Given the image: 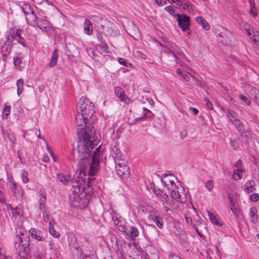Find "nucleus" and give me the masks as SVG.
<instances>
[{
  "label": "nucleus",
  "instance_id": "1",
  "mask_svg": "<svg viewBox=\"0 0 259 259\" xmlns=\"http://www.w3.org/2000/svg\"><path fill=\"white\" fill-rule=\"evenodd\" d=\"M75 122L79 127L77 129V146L72 151V158L73 161H79L78 167L81 172H85L88 168V175L94 177L99 169V163L102 154L101 146L97 148L91 156V152L97 145L96 141H92L95 133L94 126L92 124L86 125V120L83 113L78 112L75 115Z\"/></svg>",
  "mask_w": 259,
  "mask_h": 259
},
{
  "label": "nucleus",
  "instance_id": "2",
  "mask_svg": "<svg viewBox=\"0 0 259 259\" xmlns=\"http://www.w3.org/2000/svg\"><path fill=\"white\" fill-rule=\"evenodd\" d=\"M16 236L14 247L17 253L21 257H25L30 250V238L22 223L18 224L15 228Z\"/></svg>",
  "mask_w": 259,
  "mask_h": 259
},
{
  "label": "nucleus",
  "instance_id": "3",
  "mask_svg": "<svg viewBox=\"0 0 259 259\" xmlns=\"http://www.w3.org/2000/svg\"><path fill=\"white\" fill-rule=\"evenodd\" d=\"M68 185L71 187L70 190L72 193L70 197V200L72 205L76 206L80 202L78 193L84 192L85 190L84 183L81 180L71 178Z\"/></svg>",
  "mask_w": 259,
  "mask_h": 259
},
{
  "label": "nucleus",
  "instance_id": "4",
  "mask_svg": "<svg viewBox=\"0 0 259 259\" xmlns=\"http://www.w3.org/2000/svg\"><path fill=\"white\" fill-rule=\"evenodd\" d=\"M79 103L81 113L85 115V117L91 118L95 112L93 103L85 97H81Z\"/></svg>",
  "mask_w": 259,
  "mask_h": 259
},
{
  "label": "nucleus",
  "instance_id": "5",
  "mask_svg": "<svg viewBox=\"0 0 259 259\" xmlns=\"http://www.w3.org/2000/svg\"><path fill=\"white\" fill-rule=\"evenodd\" d=\"M38 27L42 31L50 34L54 31L52 24L47 19L41 17H38L34 27Z\"/></svg>",
  "mask_w": 259,
  "mask_h": 259
},
{
  "label": "nucleus",
  "instance_id": "6",
  "mask_svg": "<svg viewBox=\"0 0 259 259\" xmlns=\"http://www.w3.org/2000/svg\"><path fill=\"white\" fill-rule=\"evenodd\" d=\"M115 163L116 173L119 177H126L129 175L130 168L126 165L127 162L125 159H120Z\"/></svg>",
  "mask_w": 259,
  "mask_h": 259
},
{
  "label": "nucleus",
  "instance_id": "7",
  "mask_svg": "<svg viewBox=\"0 0 259 259\" xmlns=\"http://www.w3.org/2000/svg\"><path fill=\"white\" fill-rule=\"evenodd\" d=\"M176 178L174 175H167L164 174L162 176L161 182L168 190L177 187L175 180Z\"/></svg>",
  "mask_w": 259,
  "mask_h": 259
},
{
  "label": "nucleus",
  "instance_id": "8",
  "mask_svg": "<svg viewBox=\"0 0 259 259\" xmlns=\"http://www.w3.org/2000/svg\"><path fill=\"white\" fill-rule=\"evenodd\" d=\"M169 190H171L170 197L178 199V201H180L181 203H184L186 201V197L183 192V188L182 187L179 188L177 186Z\"/></svg>",
  "mask_w": 259,
  "mask_h": 259
},
{
  "label": "nucleus",
  "instance_id": "9",
  "mask_svg": "<svg viewBox=\"0 0 259 259\" xmlns=\"http://www.w3.org/2000/svg\"><path fill=\"white\" fill-rule=\"evenodd\" d=\"M177 22L180 27L181 28L183 31H185L189 30V26L190 25V17L186 16L185 14L182 15L178 14Z\"/></svg>",
  "mask_w": 259,
  "mask_h": 259
},
{
  "label": "nucleus",
  "instance_id": "10",
  "mask_svg": "<svg viewBox=\"0 0 259 259\" xmlns=\"http://www.w3.org/2000/svg\"><path fill=\"white\" fill-rule=\"evenodd\" d=\"M114 93L116 96L121 101H123L126 104H128L130 102V99L125 95L123 89L121 87H115L114 89Z\"/></svg>",
  "mask_w": 259,
  "mask_h": 259
},
{
  "label": "nucleus",
  "instance_id": "11",
  "mask_svg": "<svg viewBox=\"0 0 259 259\" xmlns=\"http://www.w3.org/2000/svg\"><path fill=\"white\" fill-rule=\"evenodd\" d=\"M39 209L45 210V206H47L46 202V191L44 188L40 189L39 192Z\"/></svg>",
  "mask_w": 259,
  "mask_h": 259
},
{
  "label": "nucleus",
  "instance_id": "12",
  "mask_svg": "<svg viewBox=\"0 0 259 259\" xmlns=\"http://www.w3.org/2000/svg\"><path fill=\"white\" fill-rule=\"evenodd\" d=\"M9 186L11 192L15 196L22 195L21 187L18 185L16 182L12 181V183L9 184Z\"/></svg>",
  "mask_w": 259,
  "mask_h": 259
},
{
  "label": "nucleus",
  "instance_id": "13",
  "mask_svg": "<svg viewBox=\"0 0 259 259\" xmlns=\"http://www.w3.org/2000/svg\"><path fill=\"white\" fill-rule=\"evenodd\" d=\"M170 49L166 48V50L170 53L176 59V61L178 63V61L179 60L178 57L177 56V54L180 52V48L175 43L171 42L170 45Z\"/></svg>",
  "mask_w": 259,
  "mask_h": 259
},
{
  "label": "nucleus",
  "instance_id": "14",
  "mask_svg": "<svg viewBox=\"0 0 259 259\" xmlns=\"http://www.w3.org/2000/svg\"><path fill=\"white\" fill-rule=\"evenodd\" d=\"M25 17L27 23L32 27H34V25L36 24L39 17L36 16L34 12L26 15Z\"/></svg>",
  "mask_w": 259,
  "mask_h": 259
},
{
  "label": "nucleus",
  "instance_id": "15",
  "mask_svg": "<svg viewBox=\"0 0 259 259\" xmlns=\"http://www.w3.org/2000/svg\"><path fill=\"white\" fill-rule=\"evenodd\" d=\"M143 116L142 117L135 118L131 123V124H135L137 121L139 120L151 118L154 115V114L152 113V112L150 110H148L146 108H143Z\"/></svg>",
  "mask_w": 259,
  "mask_h": 259
},
{
  "label": "nucleus",
  "instance_id": "16",
  "mask_svg": "<svg viewBox=\"0 0 259 259\" xmlns=\"http://www.w3.org/2000/svg\"><path fill=\"white\" fill-rule=\"evenodd\" d=\"M236 127L237 130L240 134V136L243 138H247V136L245 134L244 128L243 124L239 119L238 118L232 123Z\"/></svg>",
  "mask_w": 259,
  "mask_h": 259
},
{
  "label": "nucleus",
  "instance_id": "17",
  "mask_svg": "<svg viewBox=\"0 0 259 259\" xmlns=\"http://www.w3.org/2000/svg\"><path fill=\"white\" fill-rule=\"evenodd\" d=\"M11 37V40L15 39L18 42L21 44L22 46L25 45V40L23 37L21 36V35L19 33V30L18 29L16 32H13L10 33L9 38Z\"/></svg>",
  "mask_w": 259,
  "mask_h": 259
},
{
  "label": "nucleus",
  "instance_id": "18",
  "mask_svg": "<svg viewBox=\"0 0 259 259\" xmlns=\"http://www.w3.org/2000/svg\"><path fill=\"white\" fill-rule=\"evenodd\" d=\"M84 32L87 35H90L93 33V29L91 21L86 19L83 24Z\"/></svg>",
  "mask_w": 259,
  "mask_h": 259
},
{
  "label": "nucleus",
  "instance_id": "19",
  "mask_svg": "<svg viewBox=\"0 0 259 259\" xmlns=\"http://www.w3.org/2000/svg\"><path fill=\"white\" fill-rule=\"evenodd\" d=\"M149 219L151 221L155 223L159 228H162L163 222L160 217L154 214H150L149 215Z\"/></svg>",
  "mask_w": 259,
  "mask_h": 259
},
{
  "label": "nucleus",
  "instance_id": "20",
  "mask_svg": "<svg viewBox=\"0 0 259 259\" xmlns=\"http://www.w3.org/2000/svg\"><path fill=\"white\" fill-rule=\"evenodd\" d=\"M112 152L114 155V157L115 162H117L120 159H124V157L121 154L120 150L116 145H115L112 147Z\"/></svg>",
  "mask_w": 259,
  "mask_h": 259
},
{
  "label": "nucleus",
  "instance_id": "21",
  "mask_svg": "<svg viewBox=\"0 0 259 259\" xmlns=\"http://www.w3.org/2000/svg\"><path fill=\"white\" fill-rule=\"evenodd\" d=\"M29 233L31 234L32 238L35 239L38 241H42L43 236L40 231L35 229H31L29 230Z\"/></svg>",
  "mask_w": 259,
  "mask_h": 259
},
{
  "label": "nucleus",
  "instance_id": "22",
  "mask_svg": "<svg viewBox=\"0 0 259 259\" xmlns=\"http://www.w3.org/2000/svg\"><path fill=\"white\" fill-rule=\"evenodd\" d=\"M220 36L223 38L222 41L227 44L230 41V39L232 36V34L229 30L225 29L224 32L221 33Z\"/></svg>",
  "mask_w": 259,
  "mask_h": 259
},
{
  "label": "nucleus",
  "instance_id": "23",
  "mask_svg": "<svg viewBox=\"0 0 259 259\" xmlns=\"http://www.w3.org/2000/svg\"><path fill=\"white\" fill-rule=\"evenodd\" d=\"M58 56V50L55 49L52 53L51 61L49 64L50 67H53L56 65Z\"/></svg>",
  "mask_w": 259,
  "mask_h": 259
},
{
  "label": "nucleus",
  "instance_id": "24",
  "mask_svg": "<svg viewBox=\"0 0 259 259\" xmlns=\"http://www.w3.org/2000/svg\"><path fill=\"white\" fill-rule=\"evenodd\" d=\"M196 20L204 30H208L209 29L210 27L209 24L202 17H197L196 18Z\"/></svg>",
  "mask_w": 259,
  "mask_h": 259
},
{
  "label": "nucleus",
  "instance_id": "25",
  "mask_svg": "<svg viewBox=\"0 0 259 259\" xmlns=\"http://www.w3.org/2000/svg\"><path fill=\"white\" fill-rule=\"evenodd\" d=\"M57 178L61 182L65 185H68L69 182L72 178L69 175L65 176L62 174H59L57 175Z\"/></svg>",
  "mask_w": 259,
  "mask_h": 259
},
{
  "label": "nucleus",
  "instance_id": "26",
  "mask_svg": "<svg viewBox=\"0 0 259 259\" xmlns=\"http://www.w3.org/2000/svg\"><path fill=\"white\" fill-rule=\"evenodd\" d=\"M21 210L20 208L16 207V208L11 207V218L13 220H16L18 217L21 215Z\"/></svg>",
  "mask_w": 259,
  "mask_h": 259
},
{
  "label": "nucleus",
  "instance_id": "27",
  "mask_svg": "<svg viewBox=\"0 0 259 259\" xmlns=\"http://www.w3.org/2000/svg\"><path fill=\"white\" fill-rule=\"evenodd\" d=\"M228 199L229 200V203L231 205L230 209L232 210L233 214L237 218L238 216V211L237 208L235 206V201L233 200V198L231 197V195L229 194L228 195Z\"/></svg>",
  "mask_w": 259,
  "mask_h": 259
},
{
  "label": "nucleus",
  "instance_id": "28",
  "mask_svg": "<svg viewBox=\"0 0 259 259\" xmlns=\"http://www.w3.org/2000/svg\"><path fill=\"white\" fill-rule=\"evenodd\" d=\"M21 7L25 15L34 12L33 8L29 4L23 3Z\"/></svg>",
  "mask_w": 259,
  "mask_h": 259
},
{
  "label": "nucleus",
  "instance_id": "29",
  "mask_svg": "<svg viewBox=\"0 0 259 259\" xmlns=\"http://www.w3.org/2000/svg\"><path fill=\"white\" fill-rule=\"evenodd\" d=\"M249 216L252 223L254 224L257 222V209L255 207H252L250 208L249 210Z\"/></svg>",
  "mask_w": 259,
  "mask_h": 259
},
{
  "label": "nucleus",
  "instance_id": "30",
  "mask_svg": "<svg viewBox=\"0 0 259 259\" xmlns=\"http://www.w3.org/2000/svg\"><path fill=\"white\" fill-rule=\"evenodd\" d=\"M250 4L249 14L253 17H256L257 15V11L255 8V4L254 0H248Z\"/></svg>",
  "mask_w": 259,
  "mask_h": 259
},
{
  "label": "nucleus",
  "instance_id": "31",
  "mask_svg": "<svg viewBox=\"0 0 259 259\" xmlns=\"http://www.w3.org/2000/svg\"><path fill=\"white\" fill-rule=\"evenodd\" d=\"M17 93L18 96L20 95L24 91V80L22 78L17 80Z\"/></svg>",
  "mask_w": 259,
  "mask_h": 259
},
{
  "label": "nucleus",
  "instance_id": "32",
  "mask_svg": "<svg viewBox=\"0 0 259 259\" xmlns=\"http://www.w3.org/2000/svg\"><path fill=\"white\" fill-rule=\"evenodd\" d=\"M179 202L180 201H178V199H175L172 197L168 198V201H166V202L174 209H177L179 207Z\"/></svg>",
  "mask_w": 259,
  "mask_h": 259
},
{
  "label": "nucleus",
  "instance_id": "33",
  "mask_svg": "<svg viewBox=\"0 0 259 259\" xmlns=\"http://www.w3.org/2000/svg\"><path fill=\"white\" fill-rule=\"evenodd\" d=\"M11 48L7 45H4L1 48V53L3 57V59L6 60L7 58V56L10 54Z\"/></svg>",
  "mask_w": 259,
  "mask_h": 259
},
{
  "label": "nucleus",
  "instance_id": "34",
  "mask_svg": "<svg viewBox=\"0 0 259 259\" xmlns=\"http://www.w3.org/2000/svg\"><path fill=\"white\" fill-rule=\"evenodd\" d=\"M182 7L183 9L186 10L188 12H190L192 10V5L188 0H184Z\"/></svg>",
  "mask_w": 259,
  "mask_h": 259
},
{
  "label": "nucleus",
  "instance_id": "35",
  "mask_svg": "<svg viewBox=\"0 0 259 259\" xmlns=\"http://www.w3.org/2000/svg\"><path fill=\"white\" fill-rule=\"evenodd\" d=\"M242 170L241 169H237L234 171L233 178L235 180H240L242 177Z\"/></svg>",
  "mask_w": 259,
  "mask_h": 259
},
{
  "label": "nucleus",
  "instance_id": "36",
  "mask_svg": "<svg viewBox=\"0 0 259 259\" xmlns=\"http://www.w3.org/2000/svg\"><path fill=\"white\" fill-rule=\"evenodd\" d=\"M97 37L100 39L101 41V45H99L100 48H102L103 50L105 52H107V50L108 49V47L107 45L103 40V37L101 36V34H99L97 35Z\"/></svg>",
  "mask_w": 259,
  "mask_h": 259
},
{
  "label": "nucleus",
  "instance_id": "37",
  "mask_svg": "<svg viewBox=\"0 0 259 259\" xmlns=\"http://www.w3.org/2000/svg\"><path fill=\"white\" fill-rule=\"evenodd\" d=\"M226 114L227 116L232 123L237 119L236 117L235 113L233 111H228Z\"/></svg>",
  "mask_w": 259,
  "mask_h": 259
},
{
  "label": "nucleus",
  "instance_id": "38",
  "mask_svg": "<svg viewBox=\"0 0 259 259\" xmlns=\"http://www.w3.org/2000/svg\"><path fill=\"white\" fill-rule=\"evenodd\" d=\"M157 197L159 198V200H161V202H165L166 201H168V199L169 198L168 196L166 194V193H164L163 191L161 190L160 193L157 196Z\"/></svg>",
  "mask_w": 259,
  "mask_h": 259
},
{
  "label": "nucleus",
  "instance_id": "39",
  "mask_svg": "<svg viewBox=\"0 0 259 259\" xmlns=\"http://www.w3.org/2000/svg\"><path fill=\"white\" fill-rule=\"evenodd\" d=\"M11 107L10 106H5L3 110L2 116L3 118H7L8 116L10 113Z\"/></svg>",
  "mask_w": 259,
  "mask_h": 259
},
{
  "label": "nucleus",
  "instance_id": "40",
  "mask_svg": "<svg viewBox=\"0 0 259 259\" xmlns=\"http://www.w3.org/2000/svg\"><path fill=\"white\" fill-rule=\"evenodd\" d=\"M42 212L44 221L47 222L49 220V210L47 206H45V210L40 209Z\"/></svg>",
  "mask_w": 259,
  "mask_h": 259
},
{
  "label": "nucleus",
  "instance_id": "41",
  "mask_svg": "<svg viewBox=\"0 0 259 259\" xmlns=\"http://www.w3.org/2000/svg\"><path fill=\"white\" fill-rule=\"evenodd\" d=\"M207 212L211 222L215 225H219L220 223L215 215L211 212L208 211Z\"/></svg>",
  "mask_w": 259,
  "mask_h": 259
},
{
  "label": "nucleus",
  "instance_id": "42",
  "mask_svg": "<svg viewBox=\"0 0 259 259\" xmlns=\"http://www.w3.org/2000/svg\"><path fill=\"white\" fill-rule=\"evenodd\" d=\"M21 179L24 183H27L29 182L28 178V173L25 170H21Z\"/></svg>",
  "mask_w": 259,
  "mask_h": 259
},
{
  "label": "nucleus",
  "instance_id": "43",
  "mask_svg": "<svg viewBox=\"0 0 259 259\" xmlns=\"http://www.w3.org/2000/svg\"><path fill=\"white\" fill-rule=\"evenodd\" d=\"M111 214L112 215V220L114 222V224L118 226V222H119V214L116 213L115 211L112 209Z\"/></svg>",
  "mask_w": 259,
  "mask_h": 259
},
{
  "label": "nucleus",
  "instance_id": "44",
  "mask_svg": "<svg viewBox=\"0 0 259 259\" xmlns=\"http://www.w3.org/2000/svg\"><path fill=\"white\" fill-rule=\"evenodd\" d=\"M130 233L133 238H135L139 235V231L136 227H132L131 228Z\"/></svg>",
  "mask_w": 259,
  "mask_h": 259
},
{
  "label": "nucleus",
  "instance_id": "45",
  "mask_svg": "<svg viewBox=\"0 0 259 259\" xmlns=\"http://www.w3.org/2000/svg\"><path fill=\"white\" fill-rule=\"evenodd\" d=\"M205 186L208 191H211L213 188V181L212 180L207 181L205 183Z\"/></svg>",
  "mask_w": 259,
  "mask_h": 259
},
{
  "label": "nucleus",
  "instance_id": "46",
  "mask_svg": "<svg viewBox=\"0 0 259 259\" xmlns=\"http://www.w3.org/2000/svg\"><path fill=\"white\" fill-rule=\"evenodd\" d=\"M21 63V58L20 56L17 55L14 58V64L15 66L18 67Z\"/></svg>",
  "mask_w": 259,
  "mask_h": 259
},
{
  "label": "nucleus",
  "instance_id": "47",
  "mask_svg": "<svg viewBox=\"0 0 259 259\" xmlns=\"http://www.w3.org/2000/svg\"><path fill=\"white\" fill-rule=\"evenodd\" d=\"M239 97L241 100L246 103L247 105H250L251 104V101L246 96L243 95L242 94H240L239 96Z\"/></svg>",
  "mask_w": 259,
  "mask_h": 259
},
{
  "label": "nucleus",
  "instance_id": "48",
  "mask_svg": "<svg viewBox=\"0 0 259 259\" xmlns=\"http://www.w3.org/2000/svg\"><path fill=\"white\" fill-rule=\"evenodd\" d=\"M205 102V106L208 110H212L213 109L212 105L208 98H204Z\"/></svg>",
  "mask_w": 259,
  "mask_h": 259
},
{
  "label": "nucleus",
  "instance_id": "49",
  "mask_svg": "<svg viewBox=\"0 0 259 259\" xmlns=\"http://www.w3.org/2000/svg\"><path fill=\"white\" fill-rule=\"evenodd\" d=\"M250 199L251 201L256 202L259 199V195L257 193H253L250 196Z\"/></svg>",
  "mask_w": 259,
  "mask_h": 259
},
{
  "label": "nucleus",
  "instance_id": "50",
  "mask_svg": "<svg viewBox=\"0 0 259 259\" xmlns=\"http://www.w3.org/2000/svg\"><path fill=\"white\" fill-rule=\"evenodd\" d=\"M254 185H255L254 182L253 180H249L248 181H247L246 183L245 186L248 187V188H251V189H254L253 188Z\"/></svg>",
  "mask_w": 259,
  "mask_h": 259
},
{
  "label": "nucleus",
  "instance_id": "51",
  "mask_svg": "<svg viewBox=\"0 0 259 259\" xmlns=\"http://www.w3.org/2000/svg\"><path fill=\"white\" fill-rule=\"evenodd\" d=\"M164 10L171 15H173L175 12V9L171 6L165 7Z\"/></svg>",
  "mask_w": 259,
  "mask_h": 259
},
{
  "label": "nucleus",
  "instance_id": "52",
  "mask_svg": "<svg viewBox=\"0 0 259 259\" xmlns=\"http://www.w3.org/2000/svg\"><path fill=\"white\" fill-rule=\"evenodd\" d=\"M184 217H185L186 222L187 223V224L193 225V224L192 223V219H191V217H189L188 215H187L186 214H185L184 215Z\"/></svg>",
  "mask_w": 259,
  "mask_h": 259
},
{
  "label": "nucleus",
  "instance_id": "53",
  "mask_svg": "<svg viewBox=\"0 0 259 259\" xmlns=\"http://www.w3.org/2000/svg\"><path fill=\"white\" fill-rule=\"evenodd\" d=\"M169 259H182L180 256L175 253H170Z\"/></svg>",
  "mask_w": 259,
  "mask_h": 259
},
{
  "label": "nucleus",
  "instance_id": "54",
  "mask_svg": "<svg viewBox=\"0 0 259 259\" xmlns=\"http://www.w3.org/2000/svg\"><path fill=\"white\" fill-rule=\"evenodd\" d=\"M155 3L159 6H162L166 4L165 0H154Z\"/></svg>",
  "mask_w": 259,
  "mask_h": 259
},
{
  "label": "nucleus",
  "instance_id": "55",
  "mask_svg": "<svg viewBox=\"0 0 259 259\" xmlns=\"http://www.w3.org/2000/svg\"><path fill=\"white\" fill-rule=\"evenodd\" d=\"M118 62L119 63L124 66H126V67H127V61L126 60H125V59H123V58H119V60H118Z\"/></svg>",
  "mask_w": 259,
  "mask_h": 259
},
{
  "label": "nucleus",
  "instance_id": "56",
  "mask_svg": "<svg viewBox=\"0 0 259 259\" xmlns=\"http://www.w3.org/2000/svg\"><path fill=\"white\" fill-rule=\"evenodd\" d=\"M49 231L50 234L54 237H58L59 236L57 234V232L55 230L54 228H50Z\"/></svg>",
  "mask_w": 259,
  "mask_h": 259
},
{
  "label": "nucleus",
  "instance_id": "57",
  "mask_svg": "<svg viewBox=\"0 0 259 259\" xmlns=\"http://www.w3.org/2000/svg\"><path fill=\"white\" fill-rule=\"evenodd\" d=\"M152 190L154 194L157 196L161 192V190L155 187H152Z\"/></svg>",
  "mask_w": 259,
  "mask_h": 259
},
{
  "label": "nucleus",
  "instance_id": "58",
  "mask_svg": "<svg viewBox=\"0 0 259 259\" xmlns=\"http://www.w3.org/2000/svg\"><path fill=\"white\" fill-rule=\"evenodd\" d=\"M242 165V161L240 159L237 160L235 164L234 165V166L237 168V169H240Z\"/></svg>",
  "mask_w": 259,
  "mask_h": 259
},
{
  "label": "nucleus",
  "instance_id": "59",
  "mask_svg": "<svg viewBox=\"0 0 259 259\" xmlns=\"http://www.w3.org/2000/svg\"><path fill=\"white\" fill-rule=\"evenodd\" d=\"M184 0H172V3H176V4L180 6H182Z\"/></svg>",
  "mask_w": 259,
  "mask_h": 259
},
{
  "label": "nucleus",
  "instance_id": "60",
  "mask_svg": "<svg viewBox=\"0 0 259 259\" xmlns=\"http://www.w3.org/2000/svg\"><path fill=\"white\" fill-rule=\"evenodd\" d=\"M7 180H8V184L12 183V181H14L12 175H11L10 174H7Z\"/></svg>",
  "mask_w": 259,
  "mask_h": 259
},
{
  "label": "nucleus",
  "instance_id": "61",
  "mask_svg": "<svg viewBox=\"0 0 259 259\" xmlns=\"http://www.w3.org/2000/svg\"><path fill=\"white\" fill-rule=\"evenodd\" d=\"M189 110L190 111H192L193 112V114L195 115H197L198 113V109H197L196 108H195L194 107H190Z\"/></svg>",
  "mask_w": 259,
  "mask_h": 259
},
{
  "label": "nucleus",
  "instance_id": "62",
  "mask_svg": "<svg viewBox=\"0 0 259 259\" xmlns=\"http://www.w3.org/2000/svg\"><path fill=\"white\" fill-rule=\"evenodd\" d=\"M38 134L37 133H36V135L38 136V137L41 139V140H43L46 143H47V141L45 139V138L44 136H41V134H40V131L39 129L38 130Z\"/></svg>",
  "mask_w": 259,
  "mask_h": 259
},
{
  "label": "nucleus",
  "instance_id": "63",
  "mask_svg": "<svg viewBox=\"0 0 259 259\" xmlns=\"http://www.w3.org/2000/svg\"><path fill=\"white\" fill-rule=\"evenodd\" d=\"M5 202V198L3 192L0 190V203H4Z\"/></svg>",
  "mask_w": 259,
  "mask_h": 259
},
{
  "label": "nucleus",
  "instance_id": "64",
  "mask_svg": "<svg viewBox=\"0 0 259 259\" xmlns=\"http://www.w3.org/2000/svg\"><path fill=\"white\" fill-rule=\"evenodd\" d=\"M254 190H255V189H251L246 186H245V187L244 188V191L248 194L250 193V192H252Z\"/></svg>",
  "mask_w": 259,
  "mask_h": 259
}]
</instances>
